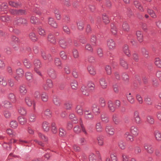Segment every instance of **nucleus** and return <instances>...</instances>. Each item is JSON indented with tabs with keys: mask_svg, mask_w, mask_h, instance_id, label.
<instances>
[{
	"mask_svg": "<svg viewBox=\"0 0 161 161\" xmlns=\"http://www.w3.org/2000/svg\"><path fill=\"white\" fill-rule=\"evenodd\" d=\"M51 130L52 132L54 134H56L58 131V129L57 128L56 124L54 122H53L51 125Z\"/></svg>",
	"mask_w": 161,
	"mask_h": 161,
	"instance_id": "obj_47",
	"label": "nucleus"
},
{
	"mask_svg": "<svg viewBox=\"0 0 161 161\" xmlns=\"http://www.w3.org/2000/svg\"><path fill=\"white\" fill-rule=\"evenodd\" d=\"M34 68H40L42 67V63L40 60L38 59H35L33 62Z\"/></svg>",
	"mask_w": 161,
	"mask_h": 161,
	"instance_id": "obj_33",
	"label": "nucleus"
},
{
	"mask_svg": "<svg viewBox=\"0 0 161 161\" xmlns=\"http://www.w3.org/2000/svg\"><path fill=\"white\" fill-rule=\"evenodd\" d=\"M123 51L124 53L127 56H130V53L128 48V45H125L123 47Z\"/></svg>",
	"mask_w": 161,
	"mask_h": 161,
	"instance_id": "obj_46",
	"label": "nucleus"
},
{
	"mask_svg": "<svg viewBox=\"0 0 161 161\" xmlns=\"http://www.w3.org/2000/svg\"><path fill=\"white\" fill-rule=\"evenodd\" d=\"M47 73L49 76L53 79H55L57 76L56 71L53 68H49L47 70Z\"/></svg>",
	"mask_w": 161,
	"mask_h": 161,
	"instance_id": "obj_9",
	"label": "nucleus"
},
{
	"mask_svg": "<svg viewBox=\"0 0 161 161\" xmlns=\"http://www.w3.org/2000/svg\"><path fill=\"white\" fill-rule=\"evenodd\" d=\"M107 44L108 47L110 50L115 48L116 44L115 41L112 39H109L107 40Z\"/></svg>",
	"mask_w": 161,
	"mask_h": 161,
	"instance_id": "obj_10",
	"label": "nucleus"
},
{
	"mask_svg": "<svg viewBox=\"0 0 161 161\" xmlns=\"http://www.w3.org/2000/svg\"><path fill=\"white\" fill-rule=\"evenodd\" d=\"M122 29L125 31L128 32L129 31V26L126 22L123 23L122 25Z\"/></svg>",
	"mask_w": 161,
	"mask_h": 161,
	"instance_id": "obj_54",
	"label": "nucleus"
},
{
	"mask_svg": "<svg viewBox=\"0 0 161 161\" xmlns=\"http://www.w3.org/2000/svg\"><path fill=\"white\" fill-rule=\"evenodd\" d=\"M37 31L39 34L42 36H44L46 35V32L45 30L41 26H39L38 27Z\"/></svg>",
	"mask_w": 161,
	"mask_h": 161,
	"instance_id": "obj_44",
	"label": "nucleus"
},
{
	"mask_svg": "<svg viewBox=\"0 0 161 161\" xmlns=\"http://www.w3.org/2000/svg\"><path fill=\"white\" fill-rule=\"evenodd\" d=\"M101 118L102 121L104 123H108L109 121V119L105 113H102L101 115Z\"/></svg>",
	"mask_w": 161,
	"mask_h": 161,
	"instance_id": "obj_26",
	"label": "nucleus"
},
{
	"mask_svg": "<svg viewBox=\"0 0 161 161\" xmlns=\"http://www.w3.org/2000/svg\"><path fill=\"white\" fill-rule=\"evenodd\" d=\"M69 40L66 41L64 38H60L58 41V43L60 46L63 48L65 49L68 46L69 41L70 42H71V41L69 39Z\"/></svg>",
	"mask_w": 161,
	"mask_h": 161,
	"instance_id": "obj_3",
	"label": "nucleus"
},
{
	"mask_svg": "<svg viewBox=\"0 0 161 161\" xmlns=\"http://www.w3.org/2000/svg\"><path fill=\"white\" fill-rule=\"evenodd\" d=\"M80 90L82 94L86 96H89L90 92H91L88 89V87L85 85H83L82 86Z\"/></svg>",
	"mask_w": 161,
	"mask_h": 161,
	"instance_id": "obj_13",
	"label": "nucleus"
},
{
	"mask_svg": "<svg viewBox=\"0 0 161 161\" xmlns=\"http://www.w3.org/2000/svg\"><path fill=\"white\" fill-rule=\"evenodd\" d=\"M13 24L14 26H19L21 25H26L27 24V21L24 18L17 17L14 19L13 21Z\"/></svg>",
	"mask_w": 161,
	"mask_h": 161,
	"instance_id": "obj_1",
	"label": "nucleus"
},
{
	"mask_svg": "<svg viewBox=\"0 0 161 161\" xmlns=\"http://www.w3.org/2000/svg\"><path fill=\"white\" fill-rule=\"evenodd\" d=\"M25 76L26 79L28 80H32L33 78V75L30 72H26L25 73Z\"/></svg>",
	"mask_w": 161,
	"mask_h": 161,
	"instance_id": "obj_63",
	"label": "nucleus"
},
{
	"mask_svg": "<svg viewBox=\"0 0 161 161\" xmlns=\"http://www.w3.org/2000/svg\"><path fill=\"white\" fill-rule=\"evenodd\" d=\"M96 131L98 133H101L103 130V127L100 122H97L95 126Z\"/></svg>",
	"mask_w": 161,
	"mask_h": 161,
	"instance_id": "obj_29",
	"label": "nucleus"
},
{
	"mask_svg": "<svg viewBox=\"0 0 161 161\" xmlns=\"http://www.w3.org/2000/svg\"><path fill=\"white\" fill-rule=\"evenodd\" d=\"M133 135H132L128 132H126L124 134V137L128 141L132 142L134 140Z\"/></svg>",
	"mask_w": 161,
	"mask_h": 161,
	"instance_id": "obj_28",
	"label": "nucleus"
},
{
	"mask_svg": "<svg viewBox=\"0 0 161 161\" xmlns=\"http://www.w3.org/2000/svg\"><path fill=\"white\" fill-rule=\"evenodd\" d=\"M99 82L101 87L103 89L107 87L108 84L105 78L102 77L99 80Z\"/></svg>",
	"mask_w": 161,
	"mask_h": 161,
	"instance_id": "obj_21",
	"label": "nucleus"
},
{
	"mask_svg": "<svg viewBox=\"0 0 161 161\" xmlns=\"http://www.w3.org/2000/svg\"><path fill=\"white\" fill-rule=\"evenodd\" d=\"M69 117L70 119H72V121L74 123L76 124L78 123V119L75 117V115L74 114H70L69 115Z\"/></svg>",
	"mask_w": 161,
	"mask_h": 161,
	"instance_id": "obj_56",
	"label": "nucleus"
},
{
	"mask_svg": "<svg viewBox=\"0 0 161 161\" xmlns=\"http://www.w3.org/2000/svg\"><path fill=\"white\" fill-rule=\"evenodd\" d=\"M110 30L113 35H116L117 32V28L114 24H111L110 25Z\"/></svg>",
	"mask_w": 161,
	"mask_h": 161,
	"instance_id": "obj_49",
	"label": "nucleus"
},
{
	"mask_svg": "<svg viewBox=\"0 0 161 161\" xmlns=\"http://www.w3.org/2000/svg\"><path fill=\"white\" fill-rule=\"evenodd\" d=\"M8 98L12 102L14 103L16 102V99L15 95L12 93H10L8 94Z\"/></svg>",
	"mask_w": 161,
	"mask_h": 161,
	"instance_id": "obj_37",
	"label": "nucleus"
},
{
	"mask_svg": "<svg viewBox=\"0 0 161 161\" xmlns=\"http://www.w3.org/2000/svg\"><path fill=\"white\" fill-rule=\"evenodd\" d=\"M130 131L132 135L135 136H138L139 133L138 128L135 125H133L130 127Z\"/></svg>",
	"mask_w": 161,
	"mask_h": 161,
	"instance_id": "obj_12",
	"label": "nucleus"
},
{
	"mask_svg": "<svg viewBox=\"0 0 161 161\" xmlns=\"http://www.w3.org/2000/svg\"><path fill=\"white\" fill-rule=\"evenodd\" d=\"M98 145L100 146H103L104 144V137L102 135L97 136V138Z\"/></svg>",
	"mask_w": 161,
	"mask_h": 161,
	"instance_id": "obj_35",
	"label": "nucleus"
},
{
	"mask_svg": "<svg viewBox=\"0 0 161 161\" xmlns=\"http://www.w3.org/2000/svg\"><path fill=\"white\" fill-rule=\"evenodd\" d=\"M36 116L35 114L33 113L30 114L28 116L29 122H34L36 120Z\"/></svg>",
	"mask_w": 161,
	"mask_h": 161,
	"instance_id": "obj_45",
	"label": "nucleus"
},
{
	"mask_svg": "<svg viewBox=\"0 0 161 161\" xmlns=\"http://www.w3.org/2000/svg\"><path fill=\"white\" fill-rule=\"evenodd\" d=\"M112 120L114 123L116 125L119 124L121 122V120L119 117V115L116 114H114L113 115Z\"/></svg>",
	"mask_w": 161,
	"mask_h": 161,
	"instance_id": "obj_17",
	"label": "nucleus"
},
{
	"mask_svg": "<svg viewBox=\"0 0 161 161\" xmlns=\"http://www.w3.org/2000/svg\"><path fill=\"white\" fill-rule=\"evenodd\" d=\"M87 69L91 75H94L96 74V71L93 66H89L87 68Z\"/></svg>",
	"mask_w": 161,
	"mask_h": 161,
	"instance_id": "obj_60",
	"label": "nucleus"
},
{
	"mask_svg": "<svg viewBox=\"0 0 161 161\" xmlns=\"http://www.w3.org/2000/svg\"><path fill=\"white\" fill-rule=\"evenodd\" d=\"M87 86L91 92H93L95 91V85L92 81H89L88 82Z\"/></svg>",
	"mask_w": 161,
	"mask_h": 161,
	"instance_id": "obj_22",
	"label": "nucleus"
},
{
	"mask_svg": "<svg viewBox=\"0 0 161 161\" xmlns=\"http://www.w3.org/2000/svg\"><path fill=\"white\" fill-rule=\"evenodd\" d=\"M25 101L26 104L29 106H31L33 105L34 109L36 108V103L34 101H33L31 98L29 96H27L25 98Z\"/></svg>",
	"mask_w": 161,
	"mask_h": 161,
	"instance_id": "obj_8",
	"label": "nucleus"
},
{
	"mask_svg": "<svg viewBox=\"0 0 161 161\" xmlns=\"http://www.w3.org/2000/svg\"><path fill=\"white\" fill-rule=\"evenodd\" d=\"M84 117L87 120L93 119L94 117L93 114L89 110H85L84 111Z\"/></svg>",
	"mask_w": 161,
	"mask_h": 161,
	"instance_id": "obj_4",
	"label": "nucleus"
},
{
	"mask_svg": "<svg viewBox=\"0 0 161 161\" xmlns=\"http://www.w3.org/2000/svg\"><path fill=\"white\" fill-rule=\"evenodd\" d=\"M134 4L139 11L141 12L144 11V9L139 2L137 1H135L134 2Z\"/></svg>",
	"mask_w": 161,
	"mask_h": 161,
	"instance_id": "obj_31",
	"label": "nucleus"
},
{
	"mask_svg": "<svg viewBox=\"0 0 161 161\" xmlns=\"http://www.w3.org/2000/svg\"><path fill=\"white\" fill-rule=\"evenodd\" d=\"M18 120L19 123L22 125H23L27 122L26 119L22 116H19L18 118Z\"/></svg>",
	"mask_w": 161,
	"mask_h": 161,
	"instance_id": "obj_55",
	"label": "nucleus"
},
{
	"mask_svg": "<svg viewBox=\"0 0 161 161\" xmlns=\"http://www.w3.org/2000/svg\"><path fill=\"white\" fill-rule=\"evenodd\" d=\"M42 126L44 131L48 132L50 130L49 123L46 121H44L42 122Z\"/></svg>",
	"mask_w": 161,
	"mask_h": 161,
	"instance_id": "obj_25",
	"label": "nucleus"
},
{
	"mask_svg": "<svg viewBox=\"0 0 161 161\" xmlns=\"http://www.w3.org/2000/svg\"><path fill=\"white\" fill-rule=\"evenodd\" d=\"M120 64L121 66L125 69L128 68V64L127 62L122 58H120Z\"/></svg>",
	"mask_w": 161,
	"mask_h": 161,
	"instance_id": "obj_38",
	"label": "nucleus"
},
{
	"mask_svg": "<svg viewBox=\"0 0 161 161\" xmlns=\"http://www.w3.org/2000/svg\"><path fill=\"white\" fill-rule=\"evenodd\" d=\"M23 63L24 66L27 69L30 68L32 66L30 62L26 58L24 59Z\"/></svg>",
	"mask_w": 161,
	"mask_h": 161,
	"instance_id": "obj_39",
	"label": "nucleus"
},
{
	"mask_svg": "<svg viewBox=\"0 0 161 161\" xmlns=\"http://www.w3.org/2000/svg\"><path fill=\"white\" fill-rule=\"evenodd\" d=\"M47 40L50 43L53 45L55 44L56 42L55 36L52 33H50L48 35Z\"/></svg>",
	"mask_w": 161,
	"mask_h": 161,
	"instance_id": "obj_18",
	"label": "nucleus"
},
{
	"mask_svg": "<svg viewBox=\"0 0 161 161\" xmlns=\"http://www.w3.org/2000/svg\"><path fill=\"white\" fill-rule=\"evenodd\" d=\"M141 53L142 55L146 58H147L148 57V51L144 47L142 48Z\"/></svg>",
	"mask_w": 161,
	"mask_h": 161,
	"instance_id": "obj_57",
	"label": "nucleus"
},
{
	"mask_svg": "<svg viewBox=\"0 0 161 161\" xmlns=\"http://www.w3.org/2000/svg\"><path fill=\"white\" fill-rule=\"evenodd\" d=\"M107 104L109 111L111 112H114L116 108L114 105V102L111 100H109L108 101Z\"/></svg>",
	"mask_w": 161,
	"mask_h": 161,
	"instance_id": "obj_20",
	"label": "nucleus"
},
{
	"mask_svg": "<svg viewBox=\"0 0 161 161\" xmlns=\"http://www.w3.org/2000/svg\"><path fill=\"white\" fill-rule=\"evenodd\" d=\"M41 98L42 101L46 102L48 100V96L46 93L43 92L41 94Z\"/></svg>",
	"mask_w": 161,
	"mask_h": 161,
	"instance_id": "obj_58",
	"label": "nucleus"
},
{
	"mask_svg": "<svg viewBox=\"0 0 161 161\" xmlns=\"http://www.w3.org/2000/svg\"><path fill=\"white\" fill-rule=\"evenodd\" d=\"M64 106L66 109L70 110L72 107V103L69 101H66L64 103Z\"/></svg>",
	"mask_w": 161,
	"mask_h": 161,
	"instance_id": "obj_48",
	"label": "nucleus"
},
{
	"mask_svg": "<svg viewBox=\"0 0 161 161\" xmlns=\"http://www.w3.org/2000/svg\"><path fill=\"white\" fill-rule=\"evenodd\" d=\"M122 80L125 83H128L129 82V77L128 74L125 73H123L122 75Z\"/></svg>",
	"mask_w": 161,
	"mask_h": 161,
	"instance_id": "obj_51",
	"label": "nucleus"
},
{
	"mask_svg": "<svg viewBox=\"0 0 161 161\" xmlns=\"http://www.w3.org/2000/svg\"><path fill=\"white\" fill-rule=\"evenodd\" d=\"M118 146L121 149L123 150L125 148V143L122 140H119L118 143Z\"/></svg>",
	"mask_w": 161,
	"mask_h": 161,
	"instance_id": "obj_62",
	"label": "nucleus"
},
{
	"mask_svg": "<svg viewBox=\"0 0 161 161\" xmlns=\"http://www.w3.org/2000/svg\"><path fill=\"white\" fill-rule=\"evenodd\" d=\"M146 121L150 125H153L155 122L154 119L153 117L150 115H148L146 117Z\"/></svg>",
	"mask_w": 161,
	"mask_h": 161,
	"instance_id": "obj_34",
	"label": "nucleus"
},
{
	"mask_svg": "<svg viewBox=\"0 0 161 161\" xmlns=\"http://www.w3.org/2000/svg\"><path fill=\"white\" fill-rule=\"evenodd\" d=\"M0 20L2 21L8 23L10 20V18L7 15H2L0 17Z\"/></svg>",
	"mask_w": 161,
	"mask_h": 161,
	"instance_id": "obj_41",
	"label": "nucleus"
},
{
	"mask_svg": "<svg viewBox=\"0 0 161 161\" xmlns=\"http://www.w3.org/2000/svg\"><path fill=\"white\" fill-rule=\"evenodd\" d=\"M144 147L146 151L149 154H152L154 151V148L153 147L150 143H145L144 144Z\"/></svg>",
	"mask_w": 161,
	"mask_h": 161,
	"instance_id": "obj_7",
	"label": "nucleus"
},
{
	"mask_svg": "<svg viewBox=\"0 0 161 161\" xmlns=\"http://www.w3.org/2000/svg\"><path fill=\"white\" fill-rule=\"evenodd\" d=\"M8 4L10 6L15 8L20 7L22 6L21 3L19 1H10L9 2Z\"/></svg>",
	"mask_w": 161,
	"mask_h": 161,
	"instance_id": "obj_19",
	"label": "nucleus"
},
{
	"mask_svg": "<svg viewBox=\"0 0 161 161\" xmlns=\"http://www.w3.org/2000/svg\"><path fill=\"white\" fill-rule=\"evenodd\" d=\"M0 85L3 86L7 85V82L3 77H0Z\"/></svg>",
	"mask_w": 161,
	"mask_h": 161,
	"instance_id": "obj_59",
	"label": "nucleus"
},
{
	"mask_svg": "<svg viewBox=\"0 0 161 161\" xmlns=\"http://www.w3.org/2000/svg\"><path fill=\"white\" fill-rule=\"evenodd\" d=\"M126 97L128 101L131 104H133L135 103V99L131 95L130 93L126 94Z\"/></svg>",
	"mask_w": 161,
	"mask_h": 161,
	"instance_id": "obj_32",
	"label": "nucleus"
},
{
	"mask_svg": "<svg viewBox=\"0 0 161 161\" xmlns=\"http://www.w3.org/2000/svg\"><path fill=\"white\" fill-rule=\"evenodd\" d=\"M92 110L95 115H98L100 113L99 106L96 103L93 104L92 107Z\"/></svg>",
	"mask_w": 161,
	"mask_h": 161,
	"instance_id": "obj_16",
	"label": "nucleus"
},
{
	"mask_svg": "<svg viewBox=\"0 0 161 161\" xmlns=\"http://www.w3.org/2000/svg\"><path fill=\"white\" fill-rule=\"evenodd\" d=\"M53 84L52 80L50 79L47 80L46 83L43 85V87L44 90H48L53 87Z\"/></svg>",
	"mask_w": 161,
	"mask_h": 161,
	"instance_id": "obj_11",
	"label": "nucleus"
},
{
	"mask_svg": "<svg viewBox=\"0 0 161 161\" xmlns=\"http://www.w3.org/2000/svg\"><path fill=\"white\" fill-rule=\"evenodd\" d=\"M48 24L52 27L56 28L57 27V24L53 19L52 18H49L48 19Z\"/></svg>",
	"mask_w": 161,
	"mask_h": 161,
	"instance_id": "obj_27",
	"label": "nucleus"
},
{
	"mask_svg": "<svg viewBox=\"0 0 161 161\" xmlns=\"http://www.w3.org/2000/svg\"><path fill=\"white\" fill-rule=\"evenodd\" d=\"M3 106L6 108H9L12 107V104L8 101L5 100L3 102Z\"/></svg>",
	"mask_w": 161,
	"mask_h": 161,
	"instance_id": "obj_53",
	"label": "nucleus"
},
{
	"mask_svg": "<svg viewBox=\"0 0 161 161\" xmlns=\"http://www.w3.org/2000/svg\"><path fill=\"white\" fill-rule=\"evenodd\" d=\"M41 55L42 58L45 60H47L49 62L53 61V58L51 55L48 53H46L43 50L41 51Z\"/></svg>",
	"mask_w": 161,
	"mask_h": 161,
	"instance_id": "obj_2",
	"label": "nucleus"
},
{
	"mask_svg": "<svg viewBox=\"0 0 161 161\" xmlns=\"http://www.w3.org/2000/svg\"><path fill=\"white\" fill-rule=\"evenodd\" d=\"M20 43L19 38L16 36H11V44L13 47L14 48H15V49H17V45Z\"/></svg>",
	"mask_w": 161,
	"mask_h": 161,
	"instance_id": "obj_5",
	"label": "nucleus"
},
{
	"mask_svg": "<svg viewBox=\"0 0 161 161\" xmlns=\"http://www.w3.org/2000/svg\"><path fill=\"white\" fill-rule=\"evenodd\" d=\"M76 112L80 115H82L83 114V110L82 106L80 105H78L75 108Z\"/></svg>",
	"mask_w": 161,
	"mask_h": 161,
	"instance_id": "obj_36",
	"label": "nucleus"
},
{
	"mask_svg": "<svg viewBox=\"0 0 161 161\" xmlns=\"http://www.w3.org/2000/svg\"><path fill=\"white\" fill-rule=\"evenodd\" d=\"M154 135L157 141H161V133L159 131L155 130L154 132Z\"/></svg>",
	"mask_w": 161,
	"mask_h": 161,
	"instance_id": "obj_30",
	"label": "nucleus"
},
{
	"mask_svg": "<svg viewBox=\"0 0 161 161\" xmlns=\"http://www.w3.org/2000/svg\"><path fill=\"white\" fill-rule=\"evenodd\" d=\"M54 63L55 65L59 69H62L63 65L61 59L58 57H55L54 59Z\"/></svg>",
	"mask_w": 161,
	"mask_h": 161,
	"instance_id": "obj_15",
	"label": "nucleus"
},
{
	"mask_svg": "<svg viewBox=\"0 0 161 161\" xmlns=\"http://www.w3.org/2000/svg\"><path fill=\"white\" fill-rule=\"evenodd\" d=\"M147 11L152 18H156L157 16L153 10L149 8H147Z\"/></svg>",
	"mask_w": 161,
	"mask_h": 161,
	"instance_id": "obj_52",
	"label": "nucleus"
},
{
	"mask_svg": "<svg viewBox=\"0 0 161 161\" xmlns=\"http://www.w3.org/2000/svg\"><path fill=\"white\" fill-rule=\"evenodd\" d=\"M18 112L21 115H25L26 114V111L25 109L22 107H19L18 108Z\"/></svg>",
	"mask_w": 161,
	"mask_h": 161,
	"instance_id": "obj_43",
	"label": "nucleus"
},
{
	"mask_svg": "<svg viewBox=\"0 0 161 161\" xmlns=\"http://www.w3.org/2000/svg\"><path fill=\"white\" fill-rule=\"evenodd\" d=\"M137 38L140 42H142L143 41V36L141 32L140 31H137L136 33Z\"/></svg>",
	"mask_w": 161,
	"mask_h": 161,
	"instance_id": "obj_42",
	"label": "nucleus"
},
{
	"mask_svg": "<svg viewBox=\"0 0 161 161\" xmlns=\"http://www.w3.org/2000/svg\"><path fill=\"white\" fill-rule=\"evenodd\" d=\"M29 37L30 38L33 42H35L37 40V37L34 32H31L29 33Z\"/></svg>",
	"mask_w": 161,
	"mask_h": 161,
	"instance_id": "obj_40",
	"label": "nucleus"
},
{
	"mask_svg": "<svg viewBox=\"0 0 161 161\" xmlns=\"http://www.w3.org/2000/svg\"><path fill=\"white\" fill-rule=\"evenodd\" d=\"M53 101L54 105L57 106H59L61 104L60 99L56 95H54L53 97Z\"/></svg>",
	"mask_w": 161,
	"mask_h": 161,
	"instance_id": "obj_23",
	"label": "nucleus"
},
{
	"mask_svg": "<svg viewBox=\"0 0 161 161\" xmlns=\"http://www.w3.org/2000/svg\"><path fill=\"white\" fill-rule=\"evenodd\" d=\"M72 53L73 56L75 58H77L79 57V53L78 50L75 48L72 50Z\"/></svg>",
	"mask_w": 161,
	"mask_h": 161,
	"instance_id": "obj_64",
	"label": "nucleus"
},
{
	"mask_svg": "<svg viewBox=\"0 0 161 161\" xmlns=\"http://www.w3.org/2000/svg\"><path fill=\"white\" fill-rule=\"evenodd\" d=\"M19 91L21 95H25L27 92V90L25 85H20L19 89Z\"/></svg>",
	"mask_w": 161,
	"mask_h": 161,
	"instance_id": "obj_24",
	"label": "nucleus"
},
{
	"mask_svg": "<svg viewBox=\"0 0 161 161\" xmlns=\"http://www.w3.org/2000/svg\"><path fill=\"white\" fill-rule=\"evenodd\" d=\"M7 85L8 86L11 87L13 88L14 86V80L11 78H9L8 80Z\"/></svg>",
	"mask_w": 161,
	"mask_h": 161,
	"instance_id": "obj_50",
	"label": "nucleus"
},
{
	"mask_svg": "<svg viewBox=\"0 0 161 161\" xmlns=\"http://www.w3.org/2000/svg\"><path fill=\"white\" fill-rule=\"evenodd\" d=\"M155 65L158 68H161V60L158 58H156L154 61Z\"/></svg>",
	"mask_w": 161,
	"mask_h": 161,
	"instance_id": "obj_61",
	"label": "nucleus"
},
{
	"mask_svg": "<svg viewBox=\"0 0 161 161\" xmlns=\"http://www.w3.org/2000/svg\"><path fill=\"white\" fill-rule=\"evenodd\" d=\"M105 132L110 136H113L115 133V129L111 125H107L106 126Z\"/></svg>",
	"mask_w": 161,
	"mask_h": 161,
	"instance_id": "obj_6",
	"label": "nucleus"
},
{
	"mask_svg": "<svg viewBox=\"0 0 161 161\" xmlns=\"http://www.w3.org/2000/svg\"><path fill=\"white\" fill-rule=\"evenodd\" d=\"M90 42L92 44L93 46H98L100 45L98 39H97L95 36L94 35H92Z\"/></svg>",
	"mask_w": 161,
	"mask_h": 161,
	"instance_id": "obj_14",
	"label": "nucleus"
}]
</instances>
